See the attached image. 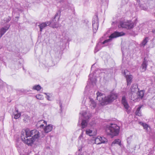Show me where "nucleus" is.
I'll use <instances>...</instances> for the list:
<instances>
[{"label":"nucleus","mask_w":155,"mask_h":155,"mask_svg":"<svg viewBox=\"0 0 155 155\" xmlns=\"http://www.w3.org/2000/svg\"><path fill=\"white\" fill-rule=\"evenodd\" d=\"M96 94L97 100L101 102L102 105L111 103L117 98V95L115 93H111L107 96H105L104 95L98 92Z\"/></svg>","instance_id":"f257e3e1"},{"label":"nucleus","mask_w":155,"mask_h":155,"mask_svg":"<svg viewBox=\"0 0 155 155\" xmlns=\"http://www.w3.org/2000/svg\"><path fill=\"white\" fill-rule=\"evenodd\" d=\"M124 35V34L123 32H114L111 34L109 37V39L105 40L102 42H98L95 48L94 52L95 53L97 52L101 49L102 47H103V46H101V45L110 41L112 38L122 36Z\"/></svg>","instance_id":"f03ea898"},{"label":"nucleus","mask_w":155,"mask_h":155,"mask_svg":"<svg viewBox=\"0 0 155 155\" xmlns=\"http://www.w3.org/2000/svg\"><path fill=\"white\" fill-rule=\"evenodd\" d=\"M119 130V127L115 124H110L106 126V132L108 134L111 135L112 137L118 135Z\"/></svg>","instance_id":"7ed1b4c3"},{"label":"nucleus","mask_w":155,"mask_h":155,"mask_svg":"<svg viewBox=\"0 0 155 155\" xmlns=\"http://www.w3.org/2000/svg\"><path fill=\"white\" fill-rule=\"evenodd\" d=\"M22 130L24 131L23 133L22 137L24 138L23 136H26V134H27L28 136L32 137V138L36 140L40 137V132L36 129L30 130L28 129H23Z\"/></svg>","instance_id":"20e7f679"},{"label":"nucleus","mask_w":155,"mask_h":155,"mask_svg":"<svg viewBox=\"0 0 155 155\" xmlns=\"http://www.w3.org/2000/svg\"><path fill=\"white\" fill-rule=\"evenodd\" d=\"M23 132L24 131L22 130L21 133V137L22 141L28 146H31L35 140L32 137L30 138V137L28 136L27 134H26V136H23L24 138L22 137Z\"/></svg>","instance_id":"39448f33"},{"label":"nucleus","mask_w":155,"mask_h":155,"mask_svg":"<svg viewBox=\"0 0 155 155\" xmlns=\"http://www.w3.org/2000/svg\"><path fill=\"white\" fill-rule=\"evenodd\" d=\"M134 23L130 20L127 21H120L118 27L119 28H124L128 29H131L134 27Z\"/></svg>","instance_id":"423d86ee"},{"label":"nucleus","mask_w":155,"mask_h":155,"mask_svg":"<svg viewBox=\"0 0 155 155\" xmlns=\"http://www.w3.org/2000/svg\"><path fill=\"white\" fill-rule=\"evenodd\" d=\"M80 114L81 115V117H83L84 118L85 120H84L83 119L81 120V128L82 129H84L86 127L87 125V123L88 122V120L90 118V115H88L87 114V113L85 111H83L82 112H80Z\"/></svg>","instance_id":"0eeeda50"},{"label":"nucleus","mask_w":155,"mask_h":155,"mask_svg":"<svg viewBox=\"0 0 155 155\" xmlns=\"http://www.w3.org/2000/svg\"><path fill=\"white\" fill-rule=\"evenodd\" d=\"M61 12L60 10H58L55 16L51 21L52 24L54 26V28H57L58 27V23L61 15Z\"/></svg>","instance_id":"6e6552de"},{"label":"nucleus","mask_w":155,"mask_h":155,"mask_svg":"<svg viewBox=\"0 0 155 155\" xmlns=\"http://www.w3.org/2000/svg\"><path fill=\"white\" fill-rule=\"evenodd\" d=\"M92 25L93 32L95 33L98 27V19L97 15H95L93 18Z\"/></svg>","instance_id":"1a4fd4ad"},{"label":"nucleus","mask_w":155,"mask_h":155,"mask_svg":"<svg viewBox=\"0 0 155 155\" xmlns=\"http://www.w3.org/2000/svg\"><path fill=\"white\" fill-rule=\"evenodd\" d=\"M128 72L129 73V72L127 70H125L124 71V74L125 75L126 78L127 82V85H130L132 82V80L133 78L132 76L131 75L127 74Z\"/></svg>","instance_id":"9d476101"},{"label":"nucleus","mask_w":155,"mask_h":155,"mask_svg":"<svg viewBox=\"0 0 155 155\" xmlns=\"http://www.w3.org/2000/svg\"><path fill=\"white\" fill-rule=\"evenodd\" d=\"M53 129V125L51 124L45 125V126H44V128L43 129L45 133H48L51 132Z\"/></svg>","instance_id":"9b49d317"},{"label":"nucleus","mask_w":155,"mask_h":155,"mask_svg":"<svg viewBox=\"0 0 155 155\" xmlns=\"http://www.w3.org/2000/svg\"><path fill=\"white\" fill-rule=\"evenodd\" d=\"M44 124L47 125V122L46 121L43 120H41L39 121L37 123L36 126L38 128H44Z\"/></svg>","instance_id":"f8f14e48"},{"label":"nucleus","mask_w":155,"mask_h":155,"mask_svg":"<svg viewBox=\"0 0 155 155\" xmlns=\"http://www.w3.org/2000/svg\"><path fill=\"white\" fill-rule=\"evenodd\" d=\"M147 65V61L145 58H144L140 68V71L142 72H144L146 70Z\"/></svg>","instance_id":"ddd939ff"},{"label":"nucleus","mask_w":155,"mask_h":155,"mask_svg":"<svg viewBox=\"0 0 155 155\" xmlns=\"http://www.w3.org/2000/svg\"><path fill=\"white\" fill-rule=\"evenodd\" d=\"M121 102L125 108L126 110H128L129 109L130 106L126 99L125 96H123L122 97Z\"/></svg>","instance_id":"4468645a"},{"label":"nucleus","mask_w":155,"mask_h":155,"mask_svg":"<svg viewBox=\"0 0 155 155\" xmlns=\"http://www.w3.org/2000/svg\"><path fill=\"white\" fill-rule=\"evenodd\" d=\"M18 110L17 108H15V111L13 113V114L14 115V118L15 119L18 118L21 116L20 113H18Z\"/></svg>","instance_id":"2eb2a0df"},{"label":"nucleus","mask_w":155,"mask_h":155,"mask_svg":"<svg viewBox=\"0 0 155 155\" xmlns=\"http://www.w3.org/2000/svg\"><path fill=\"white\" fill-rule=\"evenodd\" d=\"M86 133L87 134L91 136L94 135L95 133L94 131H93L91 129H87L86 130Z\"/></svg>","instance_id":"dca6fc26"},{"label":"nucleus","mask_w":155,"mask_h":155,"mask_svg":"<svg viewBox=\"0 0 155 155\" xmlns=\"http://www.w3.org/2000/svg\"><path fill=\"white\" fill-rule=\"evenodd\" d=\"M138 86L136 84H133L131 86V90L132 92H135L138 90Z\"/></svg>","instance_id":"f3484780"},{"label":"nucleus","mask_w":155,"mask_h":155,"mask_svg":"<svg viewBox=\"0 0 155 155\" xmlns=\"http://www.w3.org/2000/svg\"><path fill=\"white\" fill-rule=\"evenodd\" d=\"M90 107L94 109L96 106V103L94 101L91 99H90Z\"/></svg>","instance_id":"a211bd4d"},{"label":"nucleus","mask_w":155,"mask_h":155,"mask_svg":"<svg viewBox=\"0 0 155 155\" xmlns=\"http://www.w3.org/2000/svg\"><path fill=\"white\" fill-rule=\"evenodd\" d=\"M149 40V39L148 38L146 37L142 42L140 44V46L141 47L142 46L144 47L145 45L148 42Z\"/></svg>","instance_id":"6ab92c4d"},{"label":"nucleus","mask_w":155,"mask_h":155,"mask_svg":"<svg viewBox=\"0 0 155 155\" xmlns=\"http://www.w3.org/2000/svg\"><path fill=\"white\" fill-rule=\"evenodd\" d=\"M40 28V31L41 32L42 29L45 27H46V23H44V22L38 25Z\"/></svg>","instance_id":"aec40b11"},{"label":"nucleus","mask_w":155,"mask_h":155,"mask_svg":"<svg viewBox=\"0 0 155 155\" xmlns=\"http://www.w3.org/2000/svg\"><path fill=\"white\" fill-rule=\"evenodd\" d=\"M119 144V145L121 146V143L120 140L119 139H115L112 143V146H113L114 144Z\"/></svg>","instance_id":"412c9836"},{"label":"nucleus","mask_w":155,"mask_h":155,"mask_svg":"<svg viewBox=\"0 0 155 155\" xmlns=\"http://www.w3.org/2000/svg\"><path fill=\"white\" fill-rule=\"evenodd\" d=\"M99 138L101 140L100 142L101 143H104L107 142V139L104 137H100Z\"/></svg>","instance_id":"4be33fe9"},{"label":"nucleus","mask_w":155,"mask_h":155,"mask_svg":"<svg viewBox=\"0 0 155 155\" xmlns=\"http://www.w3.org/2000/svg\"><path fill=\"white\" fill-rule=\"evenodd\" d=\"M141 107H142L141 106H140L137 108L135 112V114L137 115H138V116H140L141 115V112L140 111V109L141 108Z\"/></svg>","instance_id":"5701e85b"},{"label":"nucleus","mask_w":155,"mask_h":155,"mask_svg":"<svg viewBox=\"0 0 155 155\" xmlns=\"http://www.w3.org/2000/svg\"><path fill=\"white\" fill-rule=\"evenodd\" d=\"M41 88V86L39 85H37L34 86L33 87V89L37 90V91H40Z\"/></svg>","instance_id":"b1692460"},{"label":"nucleus","mask_w":155,"mask_h":155,"mask_svg":"<svg viewBox=\"0 0 155 155\" xmlns=\"http://www.w3.org/2000/svg\"><path fill=\"white\" fill-rule=\"evenodd\" d=\"M144 92L143 90L140 91L138 93V95L139 96V98H140L142 99L143 98L144 96Z\"/></svg>","instance_id":"393cba45"},{"label":"nucleus","mask_w":155,"mask_h":155,"mask_svg":"<svg viewBox=\"0 0 155 155\" xmlns=\"http://www.w3.org/2000/svg\"><path fill=\"white\" fill-rule=\"evenodd\" d=\"M139 124L140 125L143 126V128L144 129L147 130L148 127V125L145 123H143L142 122H139Z\"/></svg>","instance_id":"a878e982"},{"label":"nucleus","mask_w":155,"mask_h":155,"mask_svg":"<svg viewBox=\"0 0 155 155\" xmlns=\"http://www.w3.org/2000/svg\"><path fill=\"white\" fill-rule=\"evenodd\" d=\"M99 136H98L95 139V143L97 144H101V142H100L101 140L100 138H99Z\"/></svg>","instance_id":"bb28decb"},{"label":"nucleus","mask_w":155,"mask_h":155,"mask_svg":"<svg viewBox=\"0 0 155 155\" xmlns=\"http://www.w3.org/2000/svg\"><path fill=\"white\" fill-rule=\"evenodd\" d=\"M36 97L37 99L39 100H42L44 99L43 96L41 94H39L37 95H36Z\"/></svg>","instance_id":"cd10ccee"},{"label":"nucleus","mask_w":155,"mask_h":155,"mask_svg":"<svg viewBox=\"0 0 155 155\" xmlns=\"http://www.w3.org/2000/svg\"><path fill=\"white\" fill-rule=\"evenodd\" d=\"M44 94H45L46 95V98L47 99L48 101H51V100L50 99V94L48 93H44Z\"/></svg>","instance_id":"c85d7f7f"},{"label":"nucleus","mask_w":155,"mask_h":155,"mask_svg":"<svg viewBox=\"0 0 155 155\" xmlns=\"http://www.w3.org/2000/svg\"><path fill=\"white\" fill-rule=\"evenodd\" d=\"M44 23H46V26H48L51 25V24H52V23L51 21H46L45 22H44Z\"/></svg>","instance_id":"c756f323"},{"label":"nucleus","mask_w":155,"mask_h":155,"mask_svg":"<svg viewBox=\"0 0 155 155\" xmlns=\"http://www.w3.org/2000/svg\"><path fill=\"white\" fill-rule=\"evenodd\" d=\"M68 5H65V6H63V8L64 9H67L68 8Z\"/></svg>","instance_id":"7c9ffc66"},{"label":"nucleus","mask_w":155,"mask_h":155,"mask_svg":"<svg viewBox=\"0 0 155 155\" xmlns=\"http://www.w3.org/2000/svg\"><path fill=\"white\" fill-rule=\"evenodd\" d=\"M131 138H130V137H128L127 139V142L129 144L130 143V139Z\"/></svg>","instance_id":"2f4dec72"},{"label":"nucleus","mask_w":155,"mask_h":155,"mask_svg":"<svg viewBox=\"0 0 155 155\" xmlns=\"http://www.w3.org/2000/svg\"><path fill=\"white\" fill-rule=\"evenodd\" d=\"M132 92L131 91V92H129V94H128V95H129V96L131 98H132Z\"/></svg>","instance_id":"473e14b6"},{"label":"nucleus","mask_w":155,"mask_h":155,"mask_svg":"<svg viewBox=\"0 0 155 155\" xmlns=\"http://www.w3.org/2000/svg\"><path fill=\"white\" fill-rule=\"evenodd\" d=\"M82 134L83 133H82L80 135L79 137V138L80 140H81L82 138Z\"/></svg>","instance_id":"72a5a7b5"},{"label":"nucleus","mask_w":155,"mask_h":155,"mask_svg":"<svg viewBox=\"0 0 155 155\" xmlns=\"http://www.w3.org/2000/svg\"><path fill=\"white\" fill-rule=\"evenodd\" d=\"M59 105H60V107H61H61H62V104L61 103V102H59Z\"/></svg>","instance_id":"f704fd0d"},{"label":"nucleus","mask_w":155,"mask_h":155,"mask_svg":"<svg viewBox=\"0 0 155 155\" xmlns=\"http://www.w3.org/2000/svg\"><path fill=\"white\" fill-rule=\"evenodd\" d=\"M76 153H77L76 155H83L82 154H79V152H78V153L77 152Z\"/></svg>","instance_id":"c9c22d12"},{"label":"nucleus","mask_w":155,"mask_h":155,"mask_svg":"<svg viewBox=\"0 0 155 155\" xmlns=\"http://www.w3.org/2000/svg\"><path fill=\"white\" fill-rule=\"evenodd\" d=\"M81 150H82V148H81L80 149H79L78 152H80Z\"/></svg>","instance_id":"e433bc0d"},{"label":"nucleus","mask_w":155,"mask_h":155,"mask_svg":"<svg viewBox=\"0 0 155 155\" xmlns=\"http://www.w3.org/2000/svg\"><path fill=\"white\" fill-rule=\"evenodd\" d=\"M152 32L154 33H155V29H154V30H153L152 31Z\"/></svg>","instance_id":"4c0bfd02"},{"label":"nucleus","mask_w":155,"mask_h":155,"mask_svg":"<svg viewBox=\"0 0 155 155\" xmlns=\"http://www.w3.org/2000/svg\"><path fill=\"white\" fill-rule=\"evenodd\" d=\"M71 9H72V10L73 11H74V8H71Z\"/></svg>","instance_id":"58836bf2"},{"label":"nucleus","mask_w":155,"mask_h":155,"mask_svg":"<svg viewBox=\"0 0 155 155\" xmlns=\"http://www.w3.org/2000/svg\"><path fill=\"white\" fill-rule=\"evenodd\" d=\"M62 0H59V1L60 2H61Z\"/></svg>","instance_id":"ea45409f"},{"label":"nucleus","mask_w":155,"mask_h":155,"mask_svg":"<svg viewBox=\"0 0 155 155\" xmlns=\"http://www.w3.org/2000/svg\"><path fill=\"white\" fill-rule=\"evenodd\" d=\"M16 147H19V146H18V145H17Z\"/></svg>","instance_id":"a19ab883"},{"label":"nucleus","mask_w":155,"mask_h":155,"mask_svg":"<svg viewBox=\"0 0 155 155\" xmlns=\"http://www.w3.org/2000/svg\"><path fill=\"white\" fill-rule=\"evenodd\" d=\"M44 136H42V137H44Z\"/></svg>","instance_id":"79ce46f5"},{"label":"nucleus","mask_w":155,"mask_h":155,"mask_svg":"<svg viewBox=\"0 0 155 155\" xmlns=\"http://www.w3.org/2000/svg\"><path fill=\"white\" fill-rule=\"evenodd\" d=\"M90 75H91V74H90V75H89V76H90Z\"/></svg>","instance_id":"37998d69"},{"label":"nucleus","mask_w":155,"mask_h":155,"mask_svg":"<svg viewBox=\"0 0 155 155\" xmlns=\"http://www.w3.org/2000/svg\"><path fill=\"white\" fill-rule=\"evenodd\" d=\"M90 75H91V74H90V75H89V76H90Z\"/></svg>","instance_id":"c03bdc74"}]
</instances>
